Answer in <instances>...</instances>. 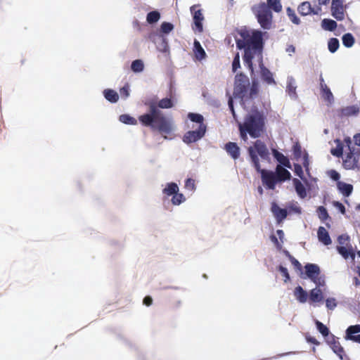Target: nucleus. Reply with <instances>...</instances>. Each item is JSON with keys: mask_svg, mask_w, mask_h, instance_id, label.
Listing matches in <instances>:
<instances>
[{"mask_svg": "<svg viewBox=\"0 0 360 360\" xmlns=\"http://www.w3.org/2000/svg\"><path fill=\"white\" fill-rule=\"evenodd\" d=\"M292 264L297 268L300 269L301 268V264L295 258L290 257Z\"/></svg>", "mask_w": 360, "mask_h": 360, "instance_id": "obj_59", "label": "nucleus"}, {"mask_svg": "<svg viewBox=\"0 0 360 360\" xmlns=\"http://www.w3.org/2000/svg\"><path fill=\"white\" fill-rule=\"evenodd\" d=\"M129 86L126 84L120 89V94L122 98L127 99L129 96Z\"/></svg>", "mask_w": 360, "mask_h": 360, "instance_id": "obj_47", "label": "nucleus"}, {"mask_svg": "<svg viewBox=\"0 0 360 360\" xmlns=\"http://www.w3.org/2000/svg\"><path fill=\"white\" fill-rule=\"evenodd\" d=\"M240 137L243 141L248 139L247 134L252 138L261 136L264 128V117L261 112L253 108L245 115L244 121L238 124Z\"/></svg>", "mask_w": 360, "mask_h": 360, "instance_id": "obj_4", "label": "nucleus"}, {"mask_svg": "<svg viewBox=\"0 0 360 360\" xmlns=\"http://www.w3.org/2000/svg\"><path fill=\"white\" fill-rule=\"evenodd\" d=\"M333 205L340 210V212L342 213V214H345V208L344 207V205L339 202H333Z\"/></svg>", "mask_w": 360, "mask_h": 360, "instance_id": "obj_52", "label": "nucleus"}, {"mask_svg": "<svg viewBox=\"0 0 360 360\" xmlns=\"http://www.w3.org/2000/svg\"><path fill=\"white\" fill-rule=\"evenodd\" d=\"M160 19V13L158 11H153L149 12L146 15V21L149 24H154L159 21Z\"/></svg>", "mask_w": 360, "mask_h": 360, "instance_id": "obj_30", "label": "nucleus"}, {"mask_svg": "<svg viewBox=\"0 0 360 360\" xmlns=\"http://www.w3.org/2000/svg\"><path fill=\"white\" fill-rule=\"evenodd\" d=\"M308 298L311 304L316 306L317 304L322 303L323 301V292L319 288L311 289L308 294Z\"/></svg>", "mask_w": 360, "mask_h": 360, "instance_id": "obj_13", "label": "nucleus"}, {"mask_svg": "<svg viewBox=\"0 0 360 360\" xmlns=\"http://www.w3.org/2000/svg\"><path fill=\"white\" fill-rule=\"evenodd\" d=\"M320 80L321 96L328 105H331L334 102L333 94L328 86L325 84L323 77H321Z\"/></svg>", "mask_w": 360, "mask_h": 360, "instance_id": "obj_14", "label": "nucleus"}, {"mask_svg": "<svg viewBox=\"0 0 360 360\" xmlns=\"http://www.w3.org/2000/svg\"><path fill=\"white\" fill-rule=\"evenodd\" d=\"M311 281L316 285V288H319L325 285V278L321 276H316L311 280Z\"/></svg>", "mask_w": 360, "mask_h": 360, "instance_id": "obj_45", "label": "nucleus"}, {"mask_svg": "<svg viewBox=\"0 0 360 360\" xmlns=\"http://www.w3.org/2000/svg\"><path fill=\"white\" fill-rule=\"evenodd\" d=\"M240 68V55L237 53L232 62V70L233 72H236L238 68Z\"/></svg>", "mask_w": 360, "mask_h": 360, "instance_id": "obj_46", "label": "nucleus"}, {"mask_svg": "<svg viewBox=\"0 0 360 360\" xmlns=\"http://www.w3.org/2000/svg\"><path fill=\"white\" fill-rule=\"evenodd\" d=\"M156 105L158 109L159 108L167 109V108H172L174 105V103L170 98H165L161 99L158 102V104L156 103Z\"/></svg>", "mask_w": 360, "mask_h": 360, "instance_id": "obj_33", "label": "nucleus"}, {"mask_svg": "<svg viewBox=\"0 0 360 360\" xmlns=\"http://www.w3.org/2000/svg\"><path fill=\"white\" fill-rule=\"evenodd\" d=\"M316 325L317 327L318 330L323 335V336L326 337V338L330 336L329 335V330L328 328L323 325L321 322L319 321H316Z\"/></svg>", "mask_w": 360, "mask_h": 360, "instance_id": "obj_39", "label": "nucleus"}, {"mask_svg": "<svg viewBox=\"0 0 360 360\" xmlns=\"http://www.w3.org/2000/svg\"><path fill=\"white\" fill-rule=\"evenodd\" d=\"M342 112L345 115H356L359 112V108L357 105H352L344 108Z\"/></svg>", "mask_w": 360, "mask_h": 360, "instance_id": "obj_37", "label": "nucleus"}, {"mask_svg": "<svg viewBox=\"0 0 360 360\" xmlns=\"http://www.w3.org/2000/svg\"><path fill=\"white\" fill-rule=\"evenodd\" d=\"M335 146H333L330 150V153L336 157H340L343 153V143L339 140L336 139L334 141Z\"/></svg>", "mask_w": 360, "mask_h": 360, "instance_id": "obj_26", "label": "nucleus"}, {"mask_svg": "<svg viewBox=\"0 0 360 360\" xmlns=\"http://www.w3.org/2000/svg\"><path fill=\"white\" fill-rule=\"evenodd\" d=\"M188 119L194 123L195 127L205 125L204 123V117L202 115L198 113L189 112L188 114Z\"/></svg>", "mask_w": 360, "mask_h": 360, "instance_id": "obj_27", "label": "nucleus"}, {"mask_svg": "<svg viewBox=\"0 0 360 360\" xmlns=\"http://www.w3.org/2000/svg\"><path fill=\"white\" fill-rule=\"evenodd\" d=\"M329 174H330V177L334 181H338L340 178V174L334 170H331L329 172Z\"/></svg>", "mask_w": 360, "mask_h": 360, "instance_id": "obj_53", "label": "nucleus"}, {"mask_svg": "<svg viewBox=\"0 0 360 360\" xmlns=\"http://www.w3.org/2000/svg\"><path fill=\"white\" fill-rule=\"evenodd\" d=\"M152 302H153V300L150 297H146L143 299V304H146V306L151 305Z\"/></svg>", "mask_w": 360, "mask_h": 360, "instance_id": "obj_58", "label": "nucleus"}, {"mask_svg": "<svg viewBox=\"0 0 360 360\" xmlns=\"http://www.w3.org/2000/svg\"><path fill=\"white\" fill-rule=\"evenodd\" d=\"M241 39H236L239 49H244V63L251 72L253 65H259L263 80L269 85H275L273 74L262 63V32L258 30L245 31L240 34Z\"/></svg>", "mask_w": 360, "mask_h": 360, "instance_id": "obj_1", "label": "nucleus"}, {"mask_svg": "<svg viewBox=\"0 0 360 360\" xmlns=\"http://www.w3.org/2000/svg\"><path fill=\"white\" fill-rule=\"evenodd\" d=\"M293 295L296 300L301 304L306 303L308 300L307 292L300 285L294 289Z\"/></svg>", "mask_w": 360, "mask_h": 360, "instance_id": "obj_19", "label": "nucleus"}, {"mask_svg": "<svg viewBox=\"0 0 360 360\" xmlns=\"http://www.w3.org/2000/svg\"><path fill=\"white\" fill-rule=\"evenodd\" d=\"M331 13L332 15L338 20L344 19L345 13L342 0H332Z\"/></svg>", "mask_w": 360, "mask_h": 360, "instance_id": "obj_10", "label": "nucleus"}, {"mask_svg": "<svg viewBox=\"0 0 360 360\" xmlns=\"http://www.w3.org/2000/svg\"><path fill=\"white\" fill-rule=\"evenodd\" d=\"M285 51L288 53L289 56H291L295 51V48L292 45H289L285 49Z\"/></svg>", "mask_w": 360, "mask_h": 360, "instance_id": "obj_57", "label": "nucleus"}, {"mask_svg": "<svg viewBox=\"0 0 360 360\" xmlns=\"http://www.w3.org/2000/svg\"><path fill=\"white\" fill-rule=\"evenodd\" d=\"M321 25L325 30L333 31L336 28L337 23L335 20L330 19H323Z\"/></svg>", "mask_w": 360, "mask_h": 360, "instance_id": "obj_32", "label": "nucleus"}, {"mask_svg": "<svg viewBox=\"0 0 360 360\" xmlns=\"http://www.w3.org/2000/svg\"><path fill=\"white\" fill-rule=\"evenodd\" d=\"M277 233V235L278 236V237L280 238L281 240H282V238H283L284 236V233L282 230H278L276 231Z\"/></svg>", "mask_w": 360, "mask_h": 360, "instance_id": "obj_62", "label": "nucleus"}, {"mask_svg": "<svg viewBox=\"0 0 360 360\" xmlns=\"http://www.w3.org/2000/svg\"><path fill=\"white\" fill-rule=\"evenodd\" d=\"M184 188L193 193L196 190L195 180L192 178L186 179L184 181Z\"/></svg>", "mask_w": 360, "mask_h": 360, "instance_id": "obj_34", "label": "nucleus"}, {"mask_svg": "<svg viewBox=\"0 0 360 360\" xmlns=\"http://www.w3.org/2000/svg\"><path fill=\"white\" fill-rule=\"evenodd\" d=\"M337 250L340 255L345 259H351L354 261L355 259V253L352 246L345 247L343 245L337 246Z\"/></svg>", "mask_w": 360, "mask_h": 360, "instance_id": "obj_18", "label": "nucleus"}, {"mask_svg": "<svg viewBox=\"0 0 360 360\" xmlns=\"http://www.w3.org/2000/svg\"><path fill=\"white\" fill-rule=\"evenodd\" d=\"M286 11L287 15L292 23L295 25H299L300 23V18L296 15L295 11L292 9L288 8Z\"/></svg>", "mask_w": 360, "mask_h": 360, "instance_id": "obj_40", "label": "nucleus"}, {"mask_svg": "<svg viewBox=\"0 0 360 360\" xmlns=\"http://www.w3.org/2000/svg\"><path fill=\"white\" fill-rule=\"evenodd\" d=\"M249 87L250 81L247 76L241 73L236 75L233 98L230 97L229 99V107L234 117L236 114L233 109V101H238L240 105H243L246 101L250 102V97L255 94V85H252L250 92H248Z\"/></svg>", "mask_w": 360, "mask_h": 360, "instance_id": "obj_5", "label": "nucleus"}, {"mask_svg": "<svg viewBox=\"0 0 360 360\" xmlns=\"http://www.w3.org/2000/svg\"><path fill=\"white\" fill-rule=\"evenodd\" d=\"M328 49L331 53L335 52L339 47V41L335 38H332L328 43Z\"/></svg>", "mask_w": 360, "mask_h": 360, "instance_id": "obj_41", "label": "nucleus"}, {"mask_svg": "<svg viewBox=\"0 0 360 360\" xmlns=\"http://www.w3.org/2000/svg\"><path fill=\"white\" fill-rule=\"evenodd\" d=\"M191 11L193 15V21L196 30H198L199 32H202V22L204 20V17L201 10L198 9L197 6H193L191 8Z\"/></svg>", "mask_w": 360, "mask_h": 360, "instance_id": "obj_12", "label": "nucleus"}, {"mask_svg": "<svg viewBox=\"0 0 360 360\" xmlns=\"http://www.w3.org/2000/svg\"><path fill=\"white\" fill-rule=\"evenodd\" d=\"M270 9L275 12L282 10L281 0H267L266 3H261L255 8V12L261 27L269 30L271 26L272 14Z\"/></svg>", "mask_w": 360, "mask_h": 360, "instance_id": "obj_6", "label": "nucleus"}, {"mask_svg": "<svg viewBox=\"0 0 360 360\" xmlns=\"http://www.w3.org/2000/svg\"><path fill=\"white\" fill-rule=\"evenodd\" d=\"M307 342L313 343L316 345L319 344V342L317 341V340L312 337H307Z\"/></svg>", "mask_w": 360, "mask_h": 360, "instance_id": "obj_60", "label": "nucleus"}, {"mask_svg": "<svg viewBox=\"0 0 360 360\" xmlns=\"http://www.w3.org/2000/svg\"><path fill=\"white\" fill-rule=\"evenodd\" d=\"M162 193L165 200L172 197L171 203L174 206H179L186 200L185 195L179 193V187L175 182L166 183Z\"/></svg>", "mask_w": 360, "mask_h": 360, "instance_id": "obj_8", "label": "nucleus"}, {"mask_svg": "<svg viewBox=\"0 0 360 360\" xmlns=\"http://www.w3.org/2000/svg\"><path fill=\"white\" fill-rule=\"evenodd\" d=\"M299 13L302 15H307L312 12V8L309 2L304 1L298 7Z\"/></svg>", "mask_w": 360, "mask_h": 360, "instance_id": "obj_31", "label": "nucleus"}, {"mask_svg": "<svg viewBox=\"0 0 360 360\" xmlns=\"http://www.w3.org/2000/svg\"><path fill=\"white\" fill-rule=\"evenodd\" d=\"M188 127L191 129L187 131L183 137V141L187 144L200 140L205 136L207 129L206 125L195 127L194 124Z\"/></svg>", "mask_w": 360, "mask_h": 360, "instance_id": "obj_9", "label": "nucleus"}, {"mask_svg": "<svg viewBox=\"0 0 360 360\" xmlns=\"http://www.w3.org/2000/svg\"><path fill=\"white\" fill-rule=\"evenodd\" d=\"M349 152L343 159V167L346 169H354L359 168V162L360 158V149L352 145V141L350 137H346L344 140Z\"/></svg>", "mask_w": 360, "mask_h": 360, "instance_id": "obj_7", "label": "nucleus"}, {"mask_svg": "<svg viewBox=\"0 0 360 360\" xmlns=\"http://www.w3.org/2000/svg\"><path fill=\"white\" fill-rule=\"evenodd\" d=\"M306 275L311 281L320 274L319 266L315 264H307L304 266Z\"/></svg>", "mask_w": 360, "mask_h": 360, "instance_id": "obj_21", "label": "nucleus"}, {"mask_svg": "<svg viewBox=\"0 0 360 360\" xmlns=\"http://www.w3.org/2000/svg\"><path fill=\"white\" fill-rule=\"evenodd\" d=\"M279 271L282 274L283 277L285 278H284V282L287 283L290 280V276H289L288 269L285 267L283 266H279Z\"/></svg>", "mask_w": 360, "mask_h": 360, "instance_id": "obj_49", "label": "nucleus"}, {"mask_svg": "<svg viewBox=\"0 0 360 360\" xmlns=\"http://www.w3.org/2000/svg\"><path fill=\"white\" fill-rule=\"evenodd\" d=\"M193 45V51L196 59L198 60L205 59L206 57V53L200 43L198 41L195 40Z\"/></svg>", "mask_w": 360, "mask_h": 360, "instance_id": "obj_25", "label": "nucleus"}, {"mask_svg": "<svg viewBox=\"0 0 360 360\" xmlns=\"http://www.w3.org/2000/svg\"><path fill=\"white\" fill-rule=\"evenodd\" d=\"M342 43L346 47H351L354 43V39L351 34H345L342 37Z\"/></svg>", "mask_w": 360, "mask_h": 360, "instance_id": "obj_38", "label": "nucleus"}, {"mask_svg": "<svg viewBox=\"0 0 360 360\" xmlns=\"http://www.w3.org/2000/svg\"><path fill=\"white\" fill-rule=\"evenodd\" d=\"M296 88L297 86L295 79L292 77H288L286 91L290 97L292 99H295L297 98Z\"/></svg>", "mask_w": 360, "mask_h": 360, "instance_id": "obj_24", "label": "nucleus"}, {"mask_svg": "<svg viewBox=\"0 0 360 360\" xmlns=\"http://www.w3.org/2000/svg\"><path fill=\"white\" fill-rule=\"evenodd\" d=\"M302 164L306 170L308 171L309 162L308 160V155L307 153L304 155Z\"/></svg>", "mask_w": 360, "mask_h": 360, "instance_id": "obj_54", "label": "nucleus"}, {"mask_svg": "<svg viewBox=\"0 0 360 360\" xmlns=\"http://www.w3.org/2000/svg\"><path fill=\"white\" fill-rule=\"evenodd\" d=\"M294 153L296 156L300 155L301 153L300 146H295L294 147Z\"/></svg>", "mask_w": 360, "mask_h": 360, "instance_id": "obj_61", "label": "nucleus"}, {"mask_svg": "<svg viewBox=\"0 0 360 360\" xmlns=\"http://www.w3.org/2000/svg\"><path fill=\"white\" fill-rule=\"evenodd\" d=\"M225 149L227 151V153L234 159H237L240 155V148L236 145V143L233 142L228 143L226 146Z\"/></svg>", "mask_w": 360, "mask_h": 360, "instance_id": "obj_23", "label": "nucleus"}, {"mask_svg": "<svg viewBox=\"0 0 360 360\" xmlns=\"http://www.w3.org/2000/svg\"><path fill=\"white\" fill-rule=\"evenodd\" d=\"M358 333H360V325L351 326L346 330L345 339L360 343V335H354Z\"/></svg>", "mask_w": 360, "mask_h": 360, "instance_id": "obj_15", "label": "nucleus"}, {"mask_svg": "<svg viewBox=\"0 0 360 360\" xmlns=\"http://www.w3.org/2000/svg\"><path fill=\"white\" fill-rule=\"evenodd\" d=\"M338 190L345 196H349L353 190V187L351 184H348L342 181H338L337 184Z\"/></svg>", "mask_w": 360, "mask_h": 360, "instance_id": "obj_29", "label": "nucleus"}, {"mask_svg": "<svg viewBox=\"0 0 360 360\" xmlns=\"http://www.w3.org/2000/svg\"><path fill=\"white\" fill-rule=\"evenodd\" d=\"M317 236H318L319 240L325 245H328L331 244V243H332V240L330 239L328 232L323 226H320L319 228L318 232H317Z\"/></svg>", "mask_w": 360, "mask_h": 360, "instance_id": "obj_22", "label": "nucleus"}, {"mask_svg": "<svg viewBox=\"0 0 360 360\" xmlns=\"http://www.w3.org/2000/svg\"><path fill=\"white\" fill-rule=\"evenodd\" d=\"M317 214H318L319 218L321 221L326 220L329 217L326 209L323 206H320L317 208Z\"/></svg>", "mask_w": 360, "mask_h": 360, "instance_id": "obj_43", "label": "nucleus"}, {"mask_svg": "<svg viewBox=\"0 0 360 360\" xmlns=\"http://www.w3.org/2000/svg\"><path fill=\"white\" fill-rule=\"evenodd\" d=\"M347 240H349V236H340L338 237V243L341 245H344Z\"/></svg>", "mask_w": 360, "mask_h": 360, "instance_id": "obj_55", "label": "nucleus"}, {"mask_svg": "<svg viewBox=\"0 0 360 360\" xmlns=\"http://www.w3.org/2000/svg\"><path fill=\"white\" fill-rule=\"evenodd\" d=\"M283 166L288 167L289 169H291V164H290L289 160H285V162L283 163Z\"/></svg>", "mask_w": 360, "mask_h": 360, "instance_id": "obj_64", "label": "nucleus"}, {"mask_svg": "<svg viewBox=\"0 0 360 360\" xmlns=\"http://www.w3.org/2000/svg\"><path fill=\"white\" fill-rule=\"evenodd\" d=\"M289 209L290 211H292L294 213L296 214H301L302 209L301 207L297 205V203H293L291 205L289 206Z\"/></svg>", "mask_w": 360, "mask_h": 360, "instance_id": "obj_51", "label": "nucleus"}, {"mask_svg": "<svg viewBox=\"0 0 360 360\" xmlns=\"http://www.w3.org/2000/svg\"><path fill=\"white\" fill-rule=\"evenodd\" d=\"M174 29V25L167 22H164L160 25V32L163 34H169Z\"/></svg>", "mask_w": 360, "mask_h": 360, "instance_id": "obj_42", "label": "nucleus"}, {"mask_svg": "<svg viewBox=\"0 0 360 360\" xmlns=\"http://www.w3.org/2000/svg\"><path fill=\"white\" fill-rule=\"evenodd\" d=\"M337 305L338 302L335 297H328L326 300V306L328 309L333 310Z\"/></svg>", "mask_w": 360, "mask_h": 360, "instance_id": "obj_44", "label": "nucleus"}, {"mask_svg": "<svg viewBox=\"0 0 360 360\" xmlns=\"http://www.w3.org/2000/svg\"><path fill=\"white\" fill-rule=\"evenodd\" d=\"M274 173L276 174V184L278 181L288 180L291 177L290 173L281 165H277L276 172H274Z\"/></svg>", "mask_w": 360, "mask_h": 360, "instance_id": "obj_17", "label": "nucleus"}, {"mask_svg": "<svg viewBox=\"0 0 360 360\" xmlns=\"http://www.w3.org/2000/svg\"><path fill=\"white\" fill-rule=\"evenodd\" d=\"M271 240L273 243H274L278 247H279V244H278V239L276 238V236H272L271 237Z\"/></svg>", "mask_w": 360, "mask_h": 360, "instance_id": "obj_63", "label": "nucleus"}, {"mask_svg": "<svg viewBox=\"0 0 360 360\" xmlns=\"http://www.w3.org/2000/svg\"><path fill=\"white\" fill-rule=\"evenodd\" d=\"M353 140L355 146H360V134H355L353 137Z\"/></svg>", "mask_w": 360, "mask_h": 360, "instance_id": "obj_56", "label": "nucleus"}, {"mask_svg": "<svg viewBox=\"0 0 360 360\" xmlns=\"http://www.w3.org/2000/svg\"><path fill=\"white\" fill-rule=\"evenodd\" d=\"M292 184L299 198L301 199L305 198L307 195V192L304 184L297 179H293Z\"/></svg>", "mask_w": 360, "mask_h": 360, "instance_id": "obj_20", "label": "nucleus"}, {"mask_svg": "<svg viewBox=\"0 0 360 360\" xmlns=\"http://www.w3.org/2000/svg\"><path fill=\"white\" fill-rule=\"evenodd\" d=\"M326 342L330 346L334 353L338 354L340 358L342 359V354L343 352V348L336 340L335 337L333 335H330L326 338Z\"/></svg>", "mask_w": 360, "mask_h": 360, "instance_id": "obj_16", "label": "nucleus"}, {"mask_svg": "<svg viewBox=\"0 0 360 360\" xmlns=\"http://www.w3.org/2000/svg\"><path fill=\"white\" fill-rule=\"evenodd\" d=\"M271 211L278 223H281L288 216L286 209L281 208L275 202L271 203Z\"/></svg>", "mask_w": 360, "mask_h": 360, "instance_id": "obj_11", "label": "nucleus"}, {"mask_svg": "<svg viewBox=\"0 0 360 360\" xmlns=\"http://www.w3.org/2000/svg\"><path fill=\"white\" fill-rule=\"evenodd\" d=\"M294 171L299 177H300L302 179H304L303 170L302 167L299 164L294 165Z\"/></svg>", "mask_w": 360, "mask_h": 360, "instance_id": "obj_50", "label": "nucleus"}, {"mask_svg": "<svg viewBox=\"0 0 360 360\" xmlns=\"http://www.w3.org/2000/svg\"><path fill=\"white\" fill-rule=\"evenodd\" d=\"M120 121L124 124L135 125L137 124V121L133 117L129 115H122L119 118Z\"/></svg>", "mask_w": 360, "mask_h": 360, "instance_id": "obj_36", "label": "nucleus"}, {"mask_svg": "<svg viewBox=\"0 0 360 360\" xmlns=\"http://www.w3.org/2000/svg\"><path fill=\"white\" fill-rule=\"evenodd\" d=\"M103 94L105 98L110 103H116L119 100V94L115 90L107 89Z\"/></svg>", "mask_w": 360, "mask_h": 360, "instance_id": "obj_28", "label": "nucleus"}, {"mask_svg": "<svg viewBox=\"0 0 360 360\" xmlns=\"http://www.w3.org/2000/svg\"><path fill=\"white\" fill-rule=\"evenodd\" d=\"M144 65L142 60H135L132 62L131 68L134 72H141L143 70Z\"/></svg>", "mask_w": 360, "mask_h": 360, "instance_id": "obj_35", "label": "nucleus"}, {"mask_svg": "<svg viewBox=\"0 0 360 360\" xmlns=\"http://www.w3.org/2000/svg\"><path fill=\"white\" fill-rule=\"evenodd\" d=\"M274 155L276 159L283 165L285 160H288L285 156H284L282 153L278 152L277 150L274 151Z\"/></svg>", "mask_w": 360, "mask_h": 360, "instance_id": "obj_48", "label": "nucleus"}, {"mask_svg": "<svg viewBox=\"0 0 360 360\" xmlns=\"http://www.w3.org/2000/svg\"><path fill=\"white\" fill-rule=\"evenodd\" d=\"M149 111L139 117V120L145 126H150L154 129H157L165 139L166 135L170 134L175 131L176 126L173 119L170 117H166L163 112L157 108L155 101L148 103Z\"/></svg>", "mask_w": 360, "mask_h": 360, "instance_id": "obj_3", "label": "nucleus"}, {"mask_svg": "<svg viewBox=\"0 0 360 360\" xmlns=\"http://www.w3.org/2000/svg\"><path fill=\"white\" fill-rule=\"evenodd\" d=\"M248 153L255 168L261 174L263 185L268 189H275L276 174L273 171L261 169L260 166V160L269 161L270 158V153L264 143L257 140L253 146L248 148Z\"/></svg>", "mask_w": 360, "mask_h": 360, "instance_id": "obj_2", "label": "nucleus"}]
</instances>
